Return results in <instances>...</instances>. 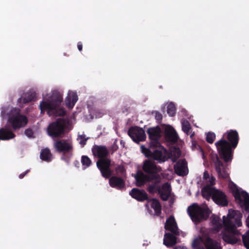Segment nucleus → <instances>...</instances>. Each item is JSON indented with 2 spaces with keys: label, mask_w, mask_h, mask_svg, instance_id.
<instances>
[{
  "label": "nucleus",
  "mask_w": 249,
  "mask_h": 249,
  "mask_svg": "<svg viewBox=\"0 0 249 249\" xmlns=\"http://www.w3.org/2000/svg\"><path fill=\"white\" fill-rule=\"evenodd\" d=\"M131 196L138 201H144L148 199L146 193L143 190L133 189L129 193Z\"/></svg>",
  "instance_id": "aec40b11"
},
{
  "label": "nucleus",
  "mask_w": 249,
  "mask_h": 249,
  "mask_svg": "<svg viewBox=\"0 0 249 249\" xmlns=\"http://www.w3.org/2000/svg\"><path fill=\"white\" fill-rule=\"evenodd\" d=\"M54 146L55 150L59 152H69L73 149L72 141L70 139L56 141L54 143Z\"/></svg>",
  "instance_id": "f8f14e48"
},
{
  "label": "nucleus",
  "mask_w": 249,
  "mask_h": 249,
  "mask_svg": "<svg viewBox=\"0 0 249 249\" xmlns=\"http://www.w3.org/2000/svg\"><path fill=\"white\" fill-rule=\"evenodd\" d=\"M176 173L179 176H185L188 172L187 162L185 160L178 161L174 166Z\"/></svg>",
  "instance_id": "a211bd4d"
},
{
  "label": "nucleus",
  "mask_w": 249,
  "mask_h": 249,
  "mask_svg": "<svg viewBox=\"0 0 249 249\" xmlns=\"http://www.w3.org/2000/svg\"><path fill=\"white\" fill-rule=\"evenodd\" d=\"M109 184L112 187L117 189H122L124 187V182L123 179L119 178L113 177L109 179Z\"/></svg>",
  "instance_id": "5701e85b"
},
{
  "label": "nucleus",
  "mask_w": 249,
  "mask_h": 249,
  "mask_svg": "<svg viewBox=\"0 0 249 249\" xmlns=\"http://www.w3.org/2000/svg\"><path fill=\"white\" fill-rule=\"evenodd\" d=\"M142 168L144 171L150 174H157L160 171V169L158 167L154 162L150 160L144 161Z\"/></svg>",
  "instance_id": "2eb2a0df"
},
{
  "label": "nucleus",
  "mask_w": 249,
  "mask_h": 249,
  "mask_svg": "<svg viewBox=\"0 0 249 249\" xmlns=\"http://www.w3.org/2000/svg\"><path fill=\"white\" fill-rule=\"evenodd\" d=\"M25 134L28 137H31L33 136V132L30 129H26L25 131Z\"/></svg>",
  "instance_id": "ea45409f"
},
{
  "label": "nucleus",
  "mask_w": 249,
  "mask_h": 249,
  "mask_svg": "<svg viewBox=\"0 0 249 249\" xmlns=\"http://www.w3.org/2000/svg\"><path fill=\"white\" fill-rule=\"evenodd\" d=\"M227 136L228 140L231 142L233 148H235L238 141V135L236 131L230 130L228 131L226 133L224 134L223 137Z\"/></svg>",
  "instance_id": "4be33fe9"
},
{
  "label": "nucleus",
  "mask_w": 249,
  "mask_h": 249,
  "mask_svg": "<svg viewBox=\"0 0 249 249\" xmlns=\"http://www.w3.org/2000/svg\"><path fill=\"white\" fill-rule=\"evenodd\" d=\"M77 100L78 96L76 93L72 91H69L65 100L67 107L70 108H72Z\"/></svg>",
  "instance_id": "412c9836"
},
{
  "label": "nucleus",
  "mask_w": 249,
  "mask_h": 249,
  "mask_svg": "<svg viewBox=\"0 0 249 249\" xmlns=\"http://www.w3.org/2000/svg\"><path fill=\"white\" fill-rule=\"evenodd\" d=\"M63 100L62 93L57 90H53L48 97H44L40 104L41 112L47 110L50 116H63L65 114L62 109H57Z\"/></svg>",
  "instance_id": "f03ea898"
},
{
  "label": "nucleus",
  "mask_w": 249,
  "mask_h": 249,
  "mask_svg": "<svg viewBox=\"0 0 249 249\" xmlns=\"http://www.w3.org/2000/svg\"><path fill=\"white\" fill-rule=\"evenodd\" d=\"M149 138L152 141L151 146H158L159 143L158 142V139L160 136V130L159 127L149 128L147 130Z\"/></svg>",
  "instance_id": "4468645a"
},
{
  "label": "nucleus",
  "mask_w": 249,
  "mask_h": 249,
  "mask_svg": "<svg viewBox=\"0 0 249 249\" xmlns=\"http://www.w3.org/2000/svg\"><path fill=\"white\" fill-rule=\"evenodd\" d=\"M155 118H156V120H157L158 121H160L162 119V115L159 112H157L155 113Z\"/></svg>",
  "instance_id": "a19ab883"
},
{
  "label": "nucleus",
  "mask_w": 249,
  "mask_h": 249,
  "mask_svg": "<svg viewBox=\"0 0 249 249\" xmlns=\"http://www.w3.org/2000/svg\"><path fill=\"white\" fill-rule=\"evenodd\" d=\"M210 177H209V175L208 173V172H204L203 174V178L205 179L206 180L209 179Z\"/></svg>",
  "instance_id": "79ce46f5"
},
{
  "label": "nucleus",
  "mask_w": 249,
  "mask_h": 249,
  "mask_svg": "<svg viewBox=\"0 0 249 249\" xmlns=\"http://www.w3.org/2000/svg\"><path fill=\"white\" fill-rule=\"evenodd\" d=\"M36 98V93L35 92H29L24 94L19 100L23 103H27L34 100Z\"/></svg>",
  "instance_id": "7c9ffc66"
},
{
  "label": "nucleus",
  "mask_w": 249,
  "mask_h": 249,
  "mask_svg": "<svg viewBox=\"0 0 249 249\" xmlns=\"http://www.w3.org/2000/svg\"><path fill=\"white\" fill-rule=\"evenodd\" d=\"M215 178L213 177H211L206 180V182L209 184V186L213 187L212 186L215 184ZM207 186H208V185Z\"/></svg>",
  "instance_id": "58836bf2"
},
{
  "label": "nucleus",
  "mask_w": 249,
  "mask_h": 249,
  "mask_svg": "<svg viewBox=\"0 0 249 249\" xmlns=\"http://www.w3.org/2000/svg\"><path fill=\"white\" fill-rule=\"evenodd\" d=\"M92 152L95 156L100 158V160L97 162V165L100 170L102 176L108 178L111 175V172L109 170L110 165V160L107 159H102L108 154V151L107 148L102 146H95L92 148Z\"/></svg>",
  "instance_id": "20e7f679"
},
{
  "label": "nucleus",
  "mask_w": 249,
  "mask_h": 249,
  "mask_svg": "<svg viewBox=\"0 0 249 249\" xmlns=\"http://www.w3.org/2000/svg\"><path fill=\"white\" fill-rule=\"evenodd\" d=\"M81 162L83 166L86 167L89 166L91 164V160L87 156H83L81 159Z\"/></svg>",
  "instance_id": "c9c22d12"
},
{
  "label": "nucleus",
  "mask_w": 249,
  "mask_h": 249,
  "mask_svg": "<svg viewBox=\"0 0 249 249\" xmlns=\"http://www.w3.org/2000/svg\"><path fill=\"white\" fill-rule=\"evenodd\" d=\"M156 147L157 149L153 152L146 148L143 145H141V148L142 153L147 157L152 158L159 162H163L169 158V153L164 147L160 146V144Z\"/></svg>",
  "instance_id": "0eeeda50"
},
{
  "label": "nucleus",
  "mask_w": 249,
  "mask_h": 249,
  "mask_svg": "<svg viewBox=\"0 0 249 249\" xmlns=\"http://www.w3.org/2000/svg\"><path fill=\"white\" fill-rule=\"evenodd\" d=\"M171 188L170 185L168 183H165L162 186L161 189L159 191L161 198L166 200L167 199L170 194Z\"/></svg>",
  "instance_id": "bb28decb"
},
{
  "label": "nucleus",
  "mask_w": 249,
  "mask_h": 249,
  "mask_svg": "<svg viewBox=\"0 0 249 249\" xmlns=\"http://www.w3.org/2000/svg\"><path fill=\"white\" fill-rule=\"evenodd\" d=\"M177 243L176 237L170 233H165L163 239V244L167 247H171Z\"/></svg>",
  "instance_id": "393cba45"
},
{
  "label": "nucleus",
  "mask_w": 249,
  "mask_h": 249,
  "mask_svg": "<svg viewBox=\"0 0 249 249\" xmlns=\"http://www.w3.org/2000/svg\"><path fill=\"white\" fill-rule=\"evenodd\" d=\"M202 245H205L206 249H221L219 243L207 236L195 238L192 246L194 249H203L200 248Z\"/></svg>",
  "instance_id": "1a4fd4ad"
},
{
  "label": "nucleus",
  "mask_w": 249,
  "mask_h": 249,
  "mask_svg": "<svg viewBox=\"0 0 249 249\" xmlns=\"http://www.w3.org/2000/svg\"><path fill=\"white\" fill-rule=\"evenodd\" d=\"M164 227L165 230L170 231L175 234H179L177 224L173 216H170L166 220Z\"/></svg>",
  "instance_id": "f3484780"
},
{
  "label": "nucleus",
  "mask_w": 249,
  "mask_h": 249,
  "mask_svg": "<svg viewBox=\"0 0 249 249\" xmlns=\"http://www.w3.org/2000/svg\"><path fill=\"white\" fill-rule=\"evenodd\" d=\"M64 122L61 119L51 124L47 128L48 135L53 138L60 137L64 133Z\"/></svg>",
  "instance_id": "9b49d317"
},
{
  "label": "nucleus",
  "mask_w": 249,
  "mask_h": 249,
  "mask_svg": "<svg viewBox=\"0 0 249 249\" xmlns=\"http://www.w3.org/2000/svg\"><path fill=\"white\" fill-rule=\"evenodd\" d=\"M40 158L42 160L49 162L52 159V155L49 150L47 148L44 149L40 153Z\"/></svg>",
  "instance_id": "c85d7f7f"
},
{
  "label": "nucleus",
  "mask_w": 249,
  "mask_h": 249,
  "mask_svg": "<svg viewBox=\"0 0 249 249\" xmlns=\"http://www.w3.org/2000/svg\"><path fill=\"white\" fill-rule=\"evenodd\" d=\"M175 249H187L186 248L184 247H177Z\"/></svg>",
  "instance_id": "09e8293b"
},
{
  "label": "nucleus",
  "mask_w": 249,
  "mask_h": 249,
  "mask_svg": "<svg viewBox=\"0 0 249 249\" xmlns=\"http://www.w3.org/2000/svg\"><path fill=\"white\" fill-rule=\"evenodd\" d=\"M242 214L240 212L232 210H229L227 218L223 216V222L227 232V233H223L222 237L225 242L232 244L237 242L238 239L236 235L238 234V231L235 230V228L242 225Z\"/></svg>",
  "instance_id": "f257e3e1"
},
{
  "label": "nucleus",
  "mask_w": 249,
  "mask_h": 249,
  "mask_svg": "<svg viewBox=\"0 0 249 249\" xmlns=\"http://www.w3.org/2000/svg\"><path fill=\"white\" fill-rule=\"evenodd\" d=\"M215 170L219 178L227 179L229 178V174L227 169L224 166L223 163L217 159L214 162Z\"/></svg>",
  "instance_id": "dca6fc26"
},
{
  "label": "nucleus",
  "mask_w": 249,
  "mask_h": 249,
  "mask_svg": "<svg viewBox=\"0 0 249 249\" xmlns=\"http://www.w3.org/2000/svg\"><path fill=\"white\" fill-rule=\"evenodd\" d=\"M149 205L154 210L155 213L159 215L161 212V206L159 201L156 199H153L148 201L147 204L145 205L146 207L148 208Z\"/></svg>",
  "instance_id": "cd10ccee"
},
{
  "label": "nucleus",
  "mask_w": 249,
  "mask_h": 249,
  "mask_svg": "<svg viewBox=\"0 0 249 249\" xmlns=\"http://www.w3.org/2000/svg\"><path fill=\"white\" fill-rule=\"evenodd\" d=\"M243 241L244 245L247 249H249V231L242 236Z\"/></svg>",
  "instance_id": "f704fd0d"
},
{
  "label": "nucleus",
  "mask_w": 249,
  "mask_h": 249,
  "mask_svg": "<svg viewBox=\"0 0 249 249\" xmlns=\"http://www.w3.org/2000/svg\"><path fill=\"white\" fill-rule=\"evenodd\" d=\"M165 135L166 138L170 141L176 142L178 139V136L175 130L169 125L164 126Z\"/></svg>",
  "instance_id": "6ab92c4d"
},
{
  "label": "nucleus",
  "mask_w": 249,
  "mask_h": 249,
  "mask_svg": "<svg viewBox=\"0 0 249 249\" xmlns=\"http://www.w3.org/2000/svg\"><path fill=\"white\" fill-rule=\"evenodd\" d=\"M217 149L222 158L226 161L232 159V152L230 143L225 140L221 139L215 143Z\"/></svg>",
  "instance_id": "9d476101"
},
{
  "label": "nucleus",
  "mask_w": 249,
  "mask_h": 249,
  "mask_svg": "<svg viewBox=\"0 0 249 249\" xmlns=\"http://www.w3.org/2000/svg\"><path fill=\"white\" fill-rule=\"evenodd\" d=\"M187 211L192 220L195 222L206 219L210 213L207 206L202 205L199 206L195 203L190 206L187 209Z\"/></svg>",
  "instance_id": "423d86ee"
},
{
  "label": "nucleus",
  "mask_w": 249,
  "mask_h": 249,
  "mask_svg": "<svg viewBox=\"0 0 249 249\" xmlns=\"http://www.w3.org/2000/svg\"><path fill=\"white\" fill-rule=\"evenodd\" d=\"M215 138V135L214 133L212 132H209L207 134L206 140L209 143H212Z\"/></svg>",
  "instance_id": "e433bc0d"
},
{
  "label": "nucleus",
  "mask_w": 249,
  "mask_h": 249,
  "mask_svg": "<svg viewBox=\"0 0 249 249\" xmlns=\"http://www.w3.org/2000/svg\"><path fill=\"white\" fill-rule=\"evenodd\" d=\"M128 134L133 141L137 143L144 141L146 138L144 131L138 127H132L128 130Z\"/></svg>",
  "instance_id": "ddd939ff"
},
{
  "label": "nucleus",
  "mask_w": 249,
  "mask_h": 249,
  "mask_svg": "<svg viewBox=\"0 0 249 249\" xmlns=\"http://www.w3.org/2000/svg\"><path fill=\"white\" fill-rule=\"evenodd\" d=\"M181 124L182 130L187 135H190V137L192 138L194 136V132H193L192 133H189L191 128L188 121L185 120H182Z\"/></svg>",
  "instance_id": "c756f323"
},
{
  "label": "nucleus",
  "mask_w": 249,
  "mask_h": 249,
  "mask_svg": "<svg viewBox=\"0 0 249 249\" xmlns=\"http://www.w3.org/2000/svg\"><path fill=\"white\" fill-rule=\"evenodd\" d=\"M15 135L9 128L7 127L0 129V140H9L15 137Z\"/></svg>",
  "instance_id": "b1692460"
},
{
  "label": "nucleus",
  "mask_w": 249,
  "mask_h": 249,
  "mask_svg": "<svg viewBox=\"0 0 249 249\" xmlns=\"http://www.w3.org/2000/svg\"><path fill=\"white\" fill-rule=\"evenodd\" d=\"M167 113L170 116H174L176 114V108L173 103H169L167 105Z\"/></svg>",
  "instance_id": "72a5a7b5"
},
{
  "label": "nucleus",
  "mask_w": 249,
  "mask_h": 249,
  "mask_svg": "<svg viewBox=\"0 0 249 249\" xmlns=\"http://www.w3.org/2000/svg\"><path fill=\"white\" fill-rule=\"evenodd\" d=\"M117 170L118 172H120L123 173V172H124V168L123 166H119L117 168Z\"/></svg>",
  "instance_id": "c03bdc74"
},
{
  "label": "nucleus",
  "mask_w": 249,
  "mask_h": 249,
  "mask_svg": "<svg viewBox=\"0 0 249 249\" xmlns=\"http://www.w3.org/2000/svg\"><path fill=\"white\" fill-rule=\"evenodd\" d=\"M229 188L231 190L236 201L244 207L245 210L249 211V196L245 191L240 192L236 185L232 182L229 183Z\"/></svg>",
  "instance_id": "6e6552de"
},
{
  "label": "nucleus",
  "mask_w": 249,
  "mask_h": 249,
  "mask_svg": "<svg viewBox=\"0 0 249 249\" xmlns=\"http://www.w3.org/2000/svg\"><path fill=\"white\" fill-rule=\"evenodd\" d=\"M5 113L8 117V124L11 125L14 129L24 127L27 124V117L21 114L18 109H10L9 107H6L1 110V116L4 118Z\"/></svg>",
  "instance_id": "7ed1b4c3"
},
{
  "label": "nucleus",
  "mask_w": 249,
  "mask_h": 249,
  "mask_svg": "<svg viewBox=\"0 0 249 249\" xmlns=\"http://www.w3.org/2000/svg\"><path fill=\"white\" fill-rule=\"evenodd\" d=\"M179 115L181 116H187V112L185 110H182L179 113Z\"/></svg>",
  "instance_id": "37998d69"
},
{
  "label": "nucleus",
  "mask_w": 249,
  "mask_h": 249,
  "mask_svg": "<svg viewBox=\"0 0 249 249\" xmlns=\"http://www.w3.org/2000/svg\"><path fill=\"white\" fill-rule=\"evenodd\" d=\"M212 223L213 225V228L216 231H218L221 227V225L220 222V218L216 215H213L211 217Z\"/></svg>",
  "instance_id": "2f4dec72"
},
{
  "label": "nucleus",
  "mask_w": 249,
  "mask_h": 249,
  "mask_svg": "<svg viewBox=\"0 0 249 249\" xmlns=\"http://www.w3.org/2000/svg\"><path fill=\"white\" fill-rule=\"evenodd\" d=\"M88 139V138H86L85 135H79L77 138L79 143L83 146L86 142L87 140Z\"/></svg>",
  "instance_id": "4c0bfd02"
},
{
  "label": "nucleus",
  "mask_w": 249,
  "mask_h": 249,
  "mask_svg": "<svg viewBox=\"0 0 249 249\" xmlns=\"http://www.w3.org/2000/svg\"><path fill=\"white\" fill-rule=\"evenodd\" d=\"M180 150L178 148H174L172 150L170 155H169V158L171 159L172 160L173 162H175L180 157Z\"/></svg>",
  "instance_id": "473e14b6"
},
{
  "label": "nucleus",
  "mask_w": 249,
  "mask_h": 249,
  "mask_svg": "<svg viewBox=\"0 0 249 249\" xmlns=\"http://www.w3.org/2000/svg\"><path fill=\"white\" fill-rule=\"evenodd\" d=\"M28 172V170H27V171H26V172L25 173V174H20V175L19 176V178H23V177L25 176V175L26 174H27Z\"/></svg>",
  "instance_id": "de8ad7c7"
},
{
  "label": "nucleus",
  "mask_w": 249,
  "mask_h": 249,
  "mask_svg": "<svg viewBox=\"0 0 249 249\" xmlns=\"http://www.w3.org/2000/svg\"><path fill=\"white\" fill-rule=\"evenodd\" d=\"M202 195L209 200L212 197L213 201L217 205L225 206L228 205V200L225 194L220 190L210 186H205L202 190Z\"/></svg>",
  "instance_id": "39448f33"
},
{
  "label": "nucleus",
  "mask_w": 249,
  "mask_h": 249,
  "mask_svg": "<svg viewBox=\"0 0 249 249\" xmlns=\"http://www.w3.org/2000/svg\"><path fill=\"white\" fill-rule=\"evenodd\" d=\"M77 47L80 51H81L82 50V45L81 42H79L78 43Z\"/></svg>",
  "instance_id": "a18cd8bd"
},
{
  "label": "nucleus",
  "mask_w": 249,
  "mask_h": 249,
  "mask_svg": "<svg viewBox=\"0 0 249 249\" xmlns=\"http://www.w3.org/2000/svg\"><path fill=\"white\" fill-rule=\"evenodd\" d=\"M246 224H247V226L249 227V216H248L247 219H246Z\"/></svg>",
  "instance_id": "49530a36"
},
{
  "label": "nucleus",
  "mask_w": 249,
  "mask_h": 249,
  "mask_svg": "<svg viewBox=\"0 0 249 249\" xmlns=\"http://www.w3.org/2000/svg\"><path fill=\"white\" fill-rule=\"evenodd\" d=\"M136 179V185L138 186H141L143 185L146 182L150 179V178L145 175L142 172H138L135 176Z\"/></svg>",
  "instance_id": "a878e982"
}]
</instances>
